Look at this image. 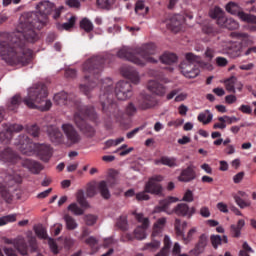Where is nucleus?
<instances>
[{
	"label": "nucleus",
	"instance_id": "nucleus-1",
	"mask_svg": "<svg viewBox=\"0 0 256 256\" xmlns=\"http://www.w3.org/2000/svg\"><path fill=\"white\" fill-rule=\"evenodd\" d=\"M55 9V4L49 0H44L36 6V13L32 14L31 19L21 21L16 31L11 34H4L10 43L0 40V57L8 65H27L33 57V51L25 48V41L35 43L39 36L35 29H41L47 23V16Z\"/></svg>",
	"mask_w": 256,
	"mask_h": 256
},
{
	"label": "nucleus",
	"instance_id": "nucleus-2",
	"mask_svg": "<svg viewBox=\"0 0 256 256\" xmlns=\"http://www.w3.org/2000/svg\"><path fill=\"white\" fill-rule=\"evenodd\" d=\"M153 55H157V46L154 43L142 45L137 54H133V50L129 47H122L117 52V56L120 59L130 61L139 67H145L147 63H157V59H155Z\"/></svg>",
	"mask_w": 256,
	"mask_h": 256
},
{
	"label": "nucleus",
	"instance_id": "nucleus-3",
	"mask_svg": "<svg viewBox=\"0 0 256 256\" xmlns=\"http://www.w3.org/2000/svg\"><path fill=\"white\" fill-rule=\"evenodd\" d=\"M61 129L65 136L59 128L55 126L48 127L47 133L52 143H56V145H67L68 147L81 143V135H79V132H77L72 124L64 123Z\"/></svg>",
	"mask_w": 256,
	"mask_h": 256
},
{
	"label": "nucleus",
	"instance_id": "nucleus-4",
	"mask_svg": "<svg viewBox=\"0 0 256 256\" xmlns=\"http://www.w3.org/2000/svg\"><path fill=\"white\" fill-rule=\"evenodd\" d=\"M47 99V87L43 84H34L28 89V94L24 98L23 103L29 109H39L40 111H49L51 100Z\"/></svg>",
	"mask_w": 256,
	"mask_h": 256
},
{
	"label": "nucleus",
	"instance_id": "nucleus-5",
	"mask_svg": "<svg viewBox=\"0 0 256 256\" xmlns=\"http://www.w3.org/2000/svg\"><path fill=\"white\" fill-rule=\"evenodd\" d=\"M0 161L4 163H10L11 165H15L21 161L22 167H25L30 173L37 175L41 172L43 167L41 164L32 161L30 159L21 160V158L11 150V148H6L2 152H0Z\"/></svg>",
	"mask_w": 256,
	"mask_h": 256
},
{
	"label": "nucleus",
	"instance_id": "nucleus-6",
	"mask_svg": "<svg viewBox=\"0 0 256 256\" xmlns=\"http://www.w3.org/2000/svg\"><path fill=\"white\" fill-rule=\"evenodd\" d=\"M132 215H134L138 223H141V226L136 227L133 231V234L126 233L122 235V241H135V239L137 241H145V239H147V229H149L151 222L149 221V218L143 215V213H137L134 211L132 212Z\"/></svg>",
	"mask_w": 256,
	"mask_h": 256
},
{
	"label": "nucleus",
	"instance_id": "nucleus-7",
	"mask_svg": "<svg viewBox=\"0 0 256 256\" xmlns=\"http://www.w3.org/2000/svg\"><path fill=\"white\" fill-rule=\"evenodd\" d=\"M2 182H0V195L4 198L6 203H11L13 201V196L7 190V187H13L17 183H21V175L16 172H7L1 175Z\"/></svg>",
	"mask_w": 256,
	"mask_h": 256
},
{
	"label": "nucleus",
	"instance_id": "nucleus-8",
	"mask_svg": "<svg viewBox=\"0 0 256 256\" xmlns=\"http://www.w3.org/2000/svg\"><path fill=\"white\" fill-rule=\"evenodd\" d=\"M197 63H201V57L188 53L186 54V59L180 64V71L186 79H195L199 77L201 71L197 68Z\"/></svg>",
	"mask_w": 256,
	"mask_h": 256
},
{
	"label": "nucleus",
	"instance_id": "nucleus-9",
	"mask_svg": "<svg viewBox=\"0 0 256 256\" xmlns=\"http://www.w3.org/2000/svg\"><path fill=\"white\" fill-rule=\"evenodd\" d=\"M226 11L227 13H230V15H237L240 21H243L244 23L248 22H256L255 15L245 13L241 10V7L235 2H229L226 5Z\"/></svg>",
	"mask_w": 256,
	"mask_h": 256
},
{
	"label": "nucleus",
	"instance_id": "nucleus-10",
	"mask_svg": "<svg viewBox=\"0 0 256 256\" xmlns=\"http://www.w3.org/2000/svg\"><path fill=\"white\" fill-rule=\"evenodd\" d=\"M103 63H105V59L103 58V56H96L85 62L82 66L85 81L86 79H88L87 73H91L92 75H95V73H99V69H101ZM95 69H97L98 71H95Z\"/></svg>",
	"mask_w": 256,
	"mask_h": 256
},
{
	"label": "nucleus",
	"instance_id": "nucleus-11",
	"mask_svg": "<svg viewBox=\"0 0 256 256\" xmlns=\"http://www.w3.org/2000/svg\"><path fill=\"white\" fill-rule=\"evenodd\" d=\"M76 201L81 205V207L77 203H72L68 206V211H71L73 215L80 216L85 213L84 209H88L89 202L85 199V194L82 190H79L76 195Z\"/></svg>",
	"mask_w": 256,
	"mask_h": 256
},
{
	"label": "nucleus",
	"instance_id": "nucleus-12",
	"mask_svg": "<svg viewBox=\"0 0 256 256\" xmlns=\"http://www.w3.org/2000/svg\"><path fill=\"white\" fill-rule=\"evenodd\" d=\"M163 181V176H153L149 178L148 182H146L144 189L146 193H150L151 195H163V186L159 183Z\"/></svg>",
	"mask_w": 256,
	"mask_h": 256
},
{
	"label": "nucleus",
	"instance_id": "nucleus-13",
	"mask_svg": "<svg viewBox=\"0 0 256 256\" xmlns=\"http://www.w3.org/2000/svg\"><path fill=\"white\" fill-rule=\"evenodd\" d=\"M23 130V126L19 124H3L0 129V140L2 143H9L13 137V133H19Z\"/></svg>",
	"mask_w": 256,
	"mask_h": 256
},
{
	"label": "nucleus",
	"instance_id": "nucleus-14",
	"mask_svg": "<svg viewBox=\"0 0 256 256\" xmlns=\"http://www.w3.org/2000/svg\"><path fill=\"white\" fill-rule=\"evenodd\" d=\"M15 145L18 146V149L24 155H33V153H35V143L31 142L27 135L19 136L17 141L15 142Z\"/></svg>",
	"mask_w": 256,
	"mask_h": 256
},
{
	"label": "nucleus",
	"instance_id": "nucleus-15",
	"mask_svg": "<svg viewBox=\"0 0 256 256\" xmlns=\"http://www.w3.org/2000/svg\"><path fill=\"white\" fill-rule=\"evenodd\" d=\"M133 95V87L129 82L120 81L116 85V97L119 101H127Z\"/></svg>",
	"mask_w": 256,
	"mask_h": 256
},
{
	"label": "nucleus",
	"instance_id": "nucleus-16",
	"mask_svg": "<svg viewBox=\"0 0 256 256\" xmlns=\"http://www.w3.org/2000/svg\"><path fill=\"white\" fill-rule=\"evenodd\" d=\"M120 71L123 77L131 81L133 85H139V83H141V74H139L137 69L124 65L121 67Z\"/></svg>",
	"mask_w": 256,
	"mask_h": 256
},
{
	"label": "nucleus",
	"instance_id": "nucleus-17",
	"mask_svg": "<svg viewBox=\"0 0 256 256\" xmlns=\"http://www.w3.org/2000/svg\"><path fill=\"white\" fill-rule=\"evenodd\" d=\"M74 121L77 127L81 129L83 133L87 135V137H93V135H95V129H93V127H91L85 122V118H83V114L76 113L74 115Z\"/></svg>",
	"mask_w": 256,
	"mask_h": 256
},
{
	"label": "nucleus",
	"instance_id": "nucleus-18",
	"mask_svg": "<svg viewBox=\"0 0 256 256\" xmlns=\"http://www.w3.org/2000/svg\"><path fill=\"white\" fill-rule=\"evenodd\" d=\"M183 23H185V18L182 15H174L167 21V27L172 31V33H179L183 29Z\"/></svg>",
	"mask_w": 256,
	"mask_h": 256
},
{
	"label": "nucleus",
	"instance_id": "nucleus-19",
	"mask_svg": "<svg viewBox=\"0 0 256 256\" xmlns=\"http://www.w3.org/2000/svg\"><path fill=\"white\" fill-rule=\"evenodd\" d=\"M209 245V237L207 234H201L197 244L195 247L190 251V256H199L201 253L205 252V248Z\"/></svg>",
	"mask_w": 256,
	"mask_h": 256
},
{
	"label": "nucleus",
	"instance_id": "nucleus-20",
	"mask_svg": "<svg viewBox=\"0 0 256 256\" xmlns=\"http://www.w3.org/2000/svg\"><path fill=\"white\" fill-rule=\"evenodd\" d=\"M102 94H100V101L102 103L103 109L107 107V103H109V94L113 92V81L111 79H106L102 82ZM107 99V102H105Z\"/></svg>",
	"mask_w": 256,
	"mask_h": 256
},
{
	"label": "nucleus",
	"instance_id": "nucleus-21",
	"mask_svg": "<svg viewBox=\"0 0 256 256\" xmlns=\"http://www.w3.org/2000/svg\"><path fill=\"white\" fill-rule=\"evenodd\" d=\"M196 178H197V172H195V166L190 165L181 171L177 179L181 183H189L191 181H194V179Z\"/></svg>",
	"mask_w": 256,
	"mask_h": 256
},
{
	"label": "nucleus",
	"instance_id": "nucleus-22",
	"mask_svg": "<svg viewBox=\"0 0 256 256\" xmlns=\"http://www.w3.org/2000/svg\"><path fill=\"white\" fill-rule=\"evenodd\" d=\"M174 213L179 215V217H188V219H191L195 215V207L190 208L189 205L180 203L174 208Z\"/></svg>",
	"mask_w": 256,
	"mask_h": 256
},
{
	"label": "nucleus",
	"instance_id": "nucleus-23",
	"mask_svg": "<svg viewBox=\"0 0 256 256\" xmlns=\"http://www.w3.org/2000/svg\"><path fill=\"white\" fill-rule=\"evenodd\" d=\"M75 96L73 94H67L66 92H59L54 95V102L57 105H75L73 99Z\"/></svg>",
	"mask_w": 256,
	"mask_h": 256
},
{
	"label": "nucleus",
	"instance_id": "nucleus-24",
	"mask_svg": "<svg viewBox=\"0 0 256 256\" xmlns=\"http://www.w3.org/2000/svg\"><path fill=\"white\" fill-rule=\"evenodd\" d=\"M165 227H167V218H158L152 226L151 237H159V235H161L163 231H165Z\"/></svg>",
	"mask_w": 256,
	"mask_h": 256
},
{
	"label": "nucleus",
	"instance_id": "nucleus-25",
	"mask_svg": "<svg viewBox=\"0 0 256 256\" xmlns=\"http://www.w3.org/2000/svg\"><path fill=\"white\" fill-rule=\"evenodd\" d=\"M226 90L229 93H236V91H243V83L237 79V77L232 76L225 81Z\"/></svg>",
	"mask_w": 256,
	"mask_h": 256
},
{
	"label": "nucleus",
	"instance_id": "nucleus-26",
	"mask_svg": "<svg viewBox=\"0 0 256 256\" xmlns=\"http://www.w3.org/2000/svg\"><path fill=\"white\" fill-rule=\"evenodd\" d=\"M147 89L154 95H164L167 92V88L155 80H149L147 83Z\"/></svg>",
	"mask_w": 256,
	"mask_h": 256
},
{
	"label": "nucleus",
	"instance_id": "nucleus-27",
	"mask_svg": "<svg viewBox=\"0 0 256 256\" xmlns=\"http://www.w3.org/2000/svg\"><path fill=\"white\" fill-rule=\"evenodd\" d=\"M35 146L34 153H37L44 161H48L51 156V146L47 144H35Z\"/></svg>",
	"mask_w": 256,
	"mask_h": 256
},
{
	"label": "nucleus",
	"instance_id": "nucleus-28",
	"mask_svg": "<svg viewBox=\"0 0 256 256\" xmlns=\"http://www.w3.org/2000/svg\"><path fill=\"white\" fill-rule=\"evenodd\" d=\"M161 249V240L151 237V241L147 242L141 248V251H148V253H155Z\"/></svg>",
	"mask_w": 256,
	"mask_h": 256
},
{
	"label": "nucleus",
	"instance_id": "nucleus-29",
	"mask_svg": "<svg viewBox=\"0 0 256 256\" xmlns=\"http://www.w3.org/2000/svg\"><path fill=\"white\" fill-rule=\"evenodd\" d=\"M154 164L156 165H165L166 167H177L179 164L177 162V158L169 157V156H162L158 159L154 160Z\"/></svg>",
	"mask_w": 256,
	"mask_h": 256
},
{
	"label": "nucleus",
	"instance_id": "nucleus-30",
	"mask_svg": "<svg viewBox=\"0 0 256 256\" xmlns=\"http://www.w3.org/2000/svg\"><path fill=\"white\" fill-rule=\"evenodd\" d=\"M156 102L153 96L149 94H142V98L140 100V107L142 109H151L152 107H155Z\"/></svg>",
	"mask_w": 256,
	"mask_h": 256
},
{
	"label": "nucleus",
	"instance_id": "nucleus-31",
	"mask_svg": "<svg viewBox=\"0 0 256 256\" xmlns=\"http://www.w3.org/2000/svg\"><path fill=\"white\" fill-rule=\"evenodd\" d=\"M243 227H245V221L243 219H239L236 225L232 224L230 226L232 237H241V231H243Z\"/></svg>",
	"mask_w": 256,
	"mask_h": 256
},
{
	"label": "nucleus",
	"instance_id": "nucleus-32",
	"mask_svg": "<svg viewBox=\"0 0 256 256\" xmlns=\"http://www.w3.org/2000/svg\"><path fill=\"white\" fill-rule=\"evenodd\" d=\"M111 181H100L97 185V189L100 192V195L103 197V199H109L111 197V192H109V188H107V185H109Z\"/></svg>",
	"mask_w": 256,
	"mask_h": 256
},
{
	"label": "nucleus",
	"instance_id": "nucleus-33",
	"mask_svg": "<svg viewBox=\"0 0 256 256\" xmlns=\"http://www.w3.org/2000/svg\"><path fill=\"white\" fill-rule=\"evenodd\" d=\"M197 120L203 125H209L211 121H213V113L209 110H204L203 112L199 113Z\"/></svg>",
	"mask_w": 256,
	"mask_h": 256
},
{
	"label": "nucleus",
	"instance_id": "nucleus-34",
	"mask_svg": "<svg viewBox=\"0 0 256 256\" xmlns=\"http://www.w3.org/2000/svg\"><path fill=\"white\" fill-rule=\"evenodd\" d=\"M63 219L65 221L66 229L68 231H75V229L79 227V224L77 223L75 218H73L71 215L65 214Z\"/></svg>",
	"mask_w": 256,
	"mask_h": 256
},
{
	"label": "nucleus",
	"instance_id": "nucleus-35",
	"mask_svg": "<svg viewBox=\"0 0 256 256\" xmlns=\"http://www.w3.org/2000/svg\"><path fill=\"white\" fill-rule=\"evenodd\" d=\"M174 229L177 237H183L185 230L187 229V222H181V220L176 219L174 223Z\"/></svg>",
	"mask_w": 256,
	"mask_h": 256
},
{
	"label": "nucleus",
	"instance_id": "nucleus-36",
	"mask_svg": "<svg viewBox=\"0 0 256 256\" xmlns=\"http://www.w3.org/2000/svg\"><path fill=\"white\" fill-rule=\"evenodd\" d=\"M160 61L164 65H173V63H177V55L173 53H164L160 56Z\"/></svg>",
	"mask_w": 256,
	"mask_h": 256
},
{
	"label": "nucleus",
	"instance_id": "nucleus-37",
	"mask_svg": "<svg viewBox=\"0 0 256 256\" xmlns=\"http://www.w3.org/2000/svg\"><path fill=\"white\" fill-rule=\"evenodd\" d=\"M135 13H137V15H142L143 17L149 13V7L145 6V2L143 0L136 2Z\"/></svg>",
	"mask_w": 256,
	"mask_h": 256
},
{
	"label": "nucleus",
	"instance_id": "nucleus-38",
	"mask_svg": "<svg viewBox=\"0 0 256 256\" xmlns=\"http://www.w3.org/2000/svg\"><path fill=\"white\" fill-rule=\"evenodd\" d=\"M19 105H21V96L19 94L14 95L7 103V107L10 111H15Z\"/></svg>",
	"mask_w": 256,
	"mask_h": 256
},
{
	"label": "nucleus",
	"instance_id": "nucleus-39",
	"mask_svg": "<svg viewBox=\"0 0 256 256\" xmlns=\"http://www.w3.org/2000/svg\"><path fill=\"white\" fill-rule=\"evenodd\" d=\"M16 249L19 251L21 255L27 254V244L25 243V239L20 237L14 243Z\"/></svg>",
	"mask_w": 256,
	"mask_h": 256
},
{
	"label": "nucleus",
	"instance_id": "nucleus-40",
	"mask_svg": "<svg viewBox=\"0 0 256 256\" xmlns=\"http://www.w3.org/2000/svg\"><path fill=\"white\" fill-rule=\"evenodd\" d=\"M17 221V214H9L6 216L0 217V227L8 225V223H15Z\"/></svg>",
	"mask_w": 256,
	"mask_h": 256
},
{
	"label": "nucleus",
	"instance_id": "nucleus-41",
	"mask_svg": "<svg viewBox=\"0 0 256 256\" xmlns=\"http://www.w3.org/2000/svg\"><path fill=\"white\" fill-rule=\"evenodd\" d=\"M80 27L81 29L86 31V33H91V31H93L94 29L93 22H91V20H89L88 18H83L81 20Z\"/></svg>",
	"mask_w": 256,
	"mask_h": 256
},
{
	"label": "nucleus",
	"instance_id": "nucleus-42",
	"mask_svg": "<svg viewBox=\"0 0 256 256\" xmlns=\"http://www.w3.org/2000/svg\"><path fill=\"white\" fill-rule=\"evenodd\" d=\"M195 233H197V228L193 227L187 232L186 236L185 234L183 235L182 241L184 245H189V243L193 241V237L195 236Z\"/></svg>",
	"mask_w": 256,
	"mask_h": 256
},
{
	"label": "nucleus",
	"instance_id": "nucleus-43",
	"mask_svg": "<svg viewBox=\"0 0 256 256\" xmlns=\"http://www.w3.org/2000/svg\"><path fill=\"white\" fill-rule=\"evenodd\" d=\"M116 0H97V5L100 9H112Z\"/></svg>",
	"mask_w": 256,
	"mask_h": 256
},
{
	"label": "nucleus",
	"instance_id": "nucleus-44",
	"mask_svg": "<svg viewBox=\"0 0 256 256\" xmlns=\"http://www.w3.org/2000/svg\"><path fill=\"white\" fill-rule=\"evenodd\" d=\"M77 21V18L75 16H72L68 22L64 23V24H58V29H64L65 31H69V29L73 28V26L75 25V22Z\"/></svg>",
	"mask_w": 256,
	"mask_h": 256
},
{
	"label": "nucleus",
	"instance_id": "nucleus-45",
	"mask_svg": "<svg viewBox=\"0 0 256 256\" xmlns=\"http://www.w3.org/2000/svg\"><path fill=\"white\" fill-rule=\"evenodd\" d=\"M117 227L122 229V231H127L129 229V223L127 222V216H120L117 220Z\"/></svg>",
	"mask_w": 256,
	"mask_h": 256
},
{
	"label": "nucleus",
	"instance_id": "nucleus-46",
	"mask_svg": "<svg viewBox=\"0 0 256 256\" xmlns=\"http://www.w3.org/2000/svg\"><path fill=\"white\" fill-rule=\"evenodd\" d=\"M234 201L240 207V209H245L251 207V201H245L241 196H234Z\"/></svg>",
	"mask_w": 256,
	"mask_h": 256
},
{
	"label": "nucleus",
	"instance_id": "nucleus-47",
	"mask_svg": "<svg viewBox=\"0 0 256 256\" xmlns=\"http://www.w3.org/2000/svg\"><path fill=\"white\" fill-rule=\"evenodd\" d=\"M34 231L40 239H47V230L43 225H38L34 228Z\"/></svg>",
	"mask_w": 256,
	"mask_h": 256
},
{
	"label": "nucleus",
	"instance_id": "nucleus-48",
	"mask_svg": "<svg viewBox=\"0 0 256 256\" xmlns=\"http://www.w3.org/2000/svg\"><path fill=\"white\" fill-rule=\"evenodd\" d=\"M123 141H125L124 137H120L115 140L110 139L105 142V145H106L105 149H109V147H117V145H121V143H123Z\"/></svg>",
	"mask_w": 256,
	"mask_h": 256
},
{
	"label": "nucleus",
	"instance_id": "nucleus-49",
	"mask_svg": "<svg viewBox=\"0 0 256 256\" xmlns=\"http://www.w3.org/2000/svg\"><path fill=\"white\" fill-rule=\"evenodd\" d=\"M169 205L170 203L169 200H167V198L160 201L159 206L154 209V213H161V211H166Z\"/></svg>",
	"mask_w": 256,
	"mask_h": 256
},
{
	"label": "nucleus",
	"instance_id": "nucleus-50",
	"mask_svg": "<svg viewBox=\"0 0 256 256\" xmlns=\"http://www.w3.org/2000/svg\"><path fill=\"white\" fill-rule=\"evenodd\" d=\"M225 29H230V30H234V29H239V22L236 21L233 18H228L226 20V26Z\"/></svg>",
	"mask_w": 256,
	"mask_h": 256
},
{
	"label": "nucleus",
	"instance_id": "nucleus-51",
	"mask_svg": "<svg viewBox=\"0 0 256 256\" xmlns=\"http://www.w3.org/2000/svg\"><path fill=\"white\" fill-rule=\"evenodd\" d=\"M209 15L212 19H218L219 17H222V15H224V12L223 9H221L220 7H215L210 11Z\"/></svg>",
	"mask_w": 256,
	"mask_h": 256
},
{
	"label": "nucleus",
	"instance_id": "nucleus-52",
	"mask_svg": "<svg viewBox=\"0 0 256 256\" xmlns=\"http://www.w3.org/2000/svg\"><path fill=\"white\" fill-rule=\"evenodd\" d=\"M210 241H211L214 249H217V247H219V245H221V243H223V238L220 235H212L210 237Z\"/></svg>",
	"mask_w": 256,
	"mask_h": 256
},
{
	"label": "nucleus",
	"instance_id": "nucleus-53",
	"mask_svg": "<svg viewBox=\"0 0 256 256\" xmlns=\"http://www.w3.org/2000/svg\"><path fill=\"white\" fill-rule=\"evenodd\" d=\"M84 221L86 225H89V226L95 225V223H97V216L93 214H87L86 216H84Z\"/></svg>",
	"mask_w": 256,
	"mask_h": 256
},
{
	"label": "nucleus",
	"instance_id": "nucleus-54",
	"mask_svg": "<svg viewBox=\"0 0 256 256\" xmlns=\"http://www.w3.org/2000/svg\"><path fill=\"white\" fill-rule=\"evenodd\" d=\"M218 121L217 123H215L213 125V129H227V124L225 122V118H223V116L218 117Z\"/></svg>",
	"mask_w": 256,
	"mask_h": 256
},
{
	"label": "nucleus",
	"instance_id": "nucleus-55",
	"mask_svg": "<svg viewBox=\"0 0 256 256\" xmlns=\"http://www.w3.org/2000/svg\"><path fill=\"white\" fill-rule=\"evenodd\" d=\"M147 193H149V192H147V190L137 193L136 194L137 201H149L151 199V197Z\"/></svg>",
	"mask_w": 256,
	"mask_h": 256
},
{
	"label": "nucleus",
	"instance_id": "nucleus-56",
	"mask_svg": "<svg viewBox=\"0 0 256 256\" xmlns=\"http://www.w3.org/2000/svg\"><path fill=\"white\" fill-rule=\"evenodd\" d=\"M194 196H193V191L191 190H186L184 193V196L182 198V201H185L186 203H193L194 201Z\"/></svg>",
	"mask_w": 256,
	"mask_h": 256
},
{
	"label": "nucleus",
	"instance_id": "nucleus-57",
	"mask_svg": "<svg viewBox=\"0 0 256 256\" xmlns=\"http://www.w3.org/2000/svg\"><path fill=\"white\" fill-rule=\"evenodd\" d=\"M185 120L183 119H176V120H171L167 123L168 127H174V129H177L178 127H181Z\"/></svg>",
	"mask_w": 256,
	"mask_h": 256
},
{
	"label": "nucleus",
	"instance_id": "nucleus-58",
	"mask_svg": "<svg viewBox=\"0 0 256 256\" xmlns=\"http://www.w3.org/2000/svg\"><path fill=\"white\" fill-rule=\"evenodd\" d=\"M86 195L87 197H95L97 195V187L93 184L88 185Z\"/></svg>",
	"mask_w": 256,
	"mask_h": 256
},
{
	"label": "nucleus",
	"instance_id": "nucleus-59",
	"mask_svg": "<svg viewBox=\"0 0 256 256\" xmlns=\"http://www.w3.org/2000/svg\"><path fill=\"white\" fill-rule=\"evenodd\" d=\"M126 115H129V117L135 115V113H137V108L135 107V105H133V103H129L126 107L125 110Z\"/></svg>",
	"mask_w": 256,
	"mask_h": 256
},
{
	"label": "nucleus",
	"instance_id": "nucleus-60",
	"mask_svg": "<svg viewBox=\"0 0 256 256\" xmlns=\"http://www.w3.org/2000/svg\"><path fill=\"white\" fill-rule=\"evenodd\" d=\"M48 245L54 255H57L59 253V248L57 247V243H55V240L48 238Z\"/></svg>",
	"mask_w": 256,
	"mask_h": 256
},
{
	"label": "nucleus",
	"instance_id": "nucleus-61",
	"mask_svg": "<svg viewBox=\"0 0 256 256\" xmlns=\"http://www.w3.org/2000/svg\"><path fill=\"white\" fill-rule=\"evenodd\" d=\"M95 87V82H90L88 85H80V91L84 93V95H87L88 91H91Z\"/></svg>",
	"mask_w": 256,
	"mask_h": 256
},
{
	"label": "nucleus",
	"instance_id": "nucleus-62",
	"mask_svg": "<svg viewBox=\"0 0 256 256\" xmlns=\"http://www.w3.org/2000/svg\"><path fill=\"white\" fill-rule=\"evenodd\" d=\"M28 133L31 137H39V127L37 125H32L28 128Z\"/></svg>",
	"mask_w": 256,
	"mask_h": 256
},
{
	"label": "nucleus",
	"instance_id": "nucleus-63",
	"mask_svg": "<svg viewBox=\"0 0 256 256\" xmlns=\"http://www.w3.org/2000/svg\"><path fill=\"white\" fill-rule=\"evenodd\" d=\"M204 56L207 58V61H213V57H215V50L207 48L204 52Z\"/></svg>",
	"mask_w": 256,
	"mask_h": 256
},
{
	"label": "nucleus",
	"instance_id": "nucleus-64",
	"mask_svg": "<svg viewBox=\"0 0 256 256\" xmlns=\"http://www.w3.org/2000/svg\"><path fill=\"white\" fill-rule=\"evenodd\" d=\"M200 215H201V217H204L205 219H209V217H211V211L209 210V207H206V206L201 207Z\"/></svg>",
	"mask_w": 256,
	"mask_h": 256
}]
</instances>
